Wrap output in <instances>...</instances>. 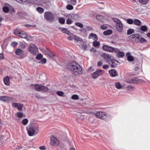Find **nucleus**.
<instances>
[{
    "instance_id": "obj_61",
    "label": "nucleus",
    "mask_w": 150,
    "mask_h": 150,
    "mask_svg": "<svg viewBox=\"0 0 150 150\" xmlns=\"http://www.w3.org/2000/svg\"><path fill=\"white\" fill-rule=\"evenodd\" d=\"M39 149L41 150H45L46 149V148L45 146H40Z\"/></svg>"
},
{
    "instance_id": "obj_10",
    "label": "nucleus",
    "mask_w": 150,
    "mask_h": 150,
    "mask_svg": "<svg viewBox=\"0 0 150 150\" xmlns=\"http://www.w3.org/2000/svg\"><path fill=\"white\" fill-rule=\"evenodd\" d=\"M26 129L28 132V134L30 136H33L35 133V128L32 126H30L27 127Z\"/></svg>"
},
{
    "instance_id": "obj_59",
    "label": "nucleus",
    "mask_w": 150,
    "mask_h": 150,
    "mask_svg": "<svg viewBox=\"0 0 150 150\" xmlns=\"http://www.w3.org/2000/svg\"><path fill=\"white\" fill-rule=\"evenodd\" d=\"M74 35H72V36H69L68 37V39L70 40H71L73 39H74Z\"/></svg>"
},
{
    "instance_id": "obj_22",
    "label": "nucleus",
    "mask_w": 150,
    "mask_h": 150,
    "mask_svg": "<svg viewBox=\"0 0 150 150\" xmlns=\"http://www.w3.org/2000/svg\"><path fill=\"white\" fill-rule=\"evenodd\" d=\"M74 37V40L76 42L80 43L82 42V39L80 38L75 35Z\"/></svg>"
},
{
    "instance_id": "obj_60",
    "label": "nucleus",
    "mask_w": 150,
    "mask_h": 150,
    "mask_svg": "<svg viewBox=\"0 0 150 150\" xmlns=\"http://www.w3.org/2000/svg\"><path fill=\"white\" fill-rule=\"evenodd\" d=\"M103 64L102 62L99 61L97 63V66L99 67H101Z\"/></svg>"
},
{
    "instance_id": "obj_9",
    "label": "nucleus",
    "mask_w": 150,
    "mask_h": 150,
    "mask_svg": "<svg viewBox=\"0 0 150 150\" xmlns=\"http://www.w3.org/2000/svg\"><path fill=\"white\" fill-rule=\"evenodd\" d=\"M102 56L104 58L105 60L108 63L111 64V61L113 59V57L110 55L106 53H103Z\"/></svg>"
},
{
    "instance_id": "obj_12",
    "label": "nucleus",
    "mask_w": 150,
    "mask_h": 150,
    "mask_svg": "<svg viewBox=\"0 0 150 150\" xmlns=\"http://www.w3.org/2000/svg\"><path fill=\"white\" fill-rule=\"evenodd\" d=\"M59 142L57 139L54 136H52L51 137V144L54 146H58Z\"/></svg>"
},
{
    "instance_id": "obj_21",
    "label": "nucleus",
    "mask_w": 150,
    "mask_h": 150,
    "mask_svg": "<svg viewBox=\"0 0 150 150\" xmlns=\"http://www.w3.org/2000/svg\"><path fill=\"white\" fill-rule=\"evenodd\" d=\"M19 36L21 38H26L28 37L27 34L24 31L21 32Z\"/></svg>"
},
{
    "instance_id": "obj_33",
    "label": "nucleus",
    "mask_w": 150,
    "mask_h": 150,
    "mask_svg": "<svg viewBox=\"0 0 150 150\" xmlns=\"http://www.w3.org/2000/svg\"><path fill=\"white\" fill-rule=\"evenodd\" d=\"M59 21L61 24H63L65 22V20L62 17H60L59 18Z\"/></svg>"
},
{
    "instance_id": "obj_29",
    "label": "nucleus",
    "mask_w": 150,
    "mask_h": 150,
    "mask_svg": "<svg viewBox=\"0 0 150 150\" xmlns=\"http://www.w3.org/2000/svg\"><path fill=\"white\" fill-rule=\"evenodd\" d=\"M61 31L64 33H66L69 35L70 32L67 29L64 28H62Z\"/></svg>"
},
{
    "instance_id": "obj_46",
    "label": "nucleus",
    "mask_w": 150,
    "mask_h": 150,
    "mask_svg": "<svg viewBox=\"0 0 150 150\" xmlns=\"http://www.w3.org/2000/svg\"><path fill=\"white\" fill-rule=\"evenodd\" d=\"M67 17L68 18H67L71 20H72L73 19H74L72 13L68 15Z\"/></svg>"
},
{
    "instance_id": "obj_49",
    "label": "nucleus",
    "mask_w": 150,
    "mask_h": 150,
    "mask_svg": "<svg viewBox=\"0 0 150 150\" xmlns=\"http://www.w3.org/2000/svg\"><path fill=\"white\" fill-rule=\"evenodd\" d=\"M43 57V55L41 54H38L36 56V58L38 59H40Z\"/></svg>"
},
{
    "instance_id": "obj_64",
    "label": "nucleus",
    "mask_w": 150,
    "mask_h": 150,
    "mask_svg": "<svg viewBox=\"0 0 150 150\" xmlns=\"http://www.w3.org/2000/svg\"><path fill=\"white\" fill-rule=\"evenodd\" d=\"M46 60L45 59H43L41 61V62L42 63V64H43L45 63H46Z\"/></svg>"
},
{
    "instance_id": "obj_2",
    "label": "nucleus",
    "mask_w": 150,
    "mask_h": 150,
    "mask_svg": "<svg viewBox=\"0 0 150 150\" xmlns=\"http://www.w3.org/2000/svg\"><path fill=\"white\" fill-rule=\"evenodd\" d=\"M33 85L36 91H41L43 92H45L48 90L47 87L41 84H33Z\"/></svg>"
},
{
    "instance_id": "obj_14",
    "label": "nucleus",
    "mask_w": 150,
    "mask_h": 150,
    "mask_svg": "<svg viewBox=\"0 0 150 150\" xmlns=\"http://www.w3.org/2000/svg\"><path fill=\"white\" fill-rule=\"evenodd\" d=\"M139 82V80L137 78H134L128 80L127 81L128 83H130L136 84Z\"/></svg>"
},
{
    "instance_id": "obj_23",
    "label": "nucleus",
    "mask_w": 150,
    "mask_h": 150,
    "mask_svg": "<svg viewBox=\"0 0 150 150\" xmlns=\"http://www.w3.org/2000/svg\"><path fill=\"white\" fill-rule=\"evenodd\" d=\"M133 23L135 25L139 26L141 24V22L138 19H135Z\"/></svg>"
},
{
    "instance_id": "obj_18",
    "label": "nucleus",
    "mask_w": 150,
    "mask_h": 150,
    "mask_svg": "<svg viewBox=\"0 0 150 150\" xmlns=\"http://www.w3.org/2000/svg\"><path fill=\"white\" fill-rule=\"evenodd\" d=\"M11 99V97L9 96H0V100L4 102H7Z\"/></svg>"
},
{
    "instance_id": "obj_43",
    "label": "nucleus",
    "mask_w": 150,
    "mask_h": 150,
    "mask_svg": "<svg viewBox=\"0 0 150 150\" xmlns=\"http://www.w3.org/2000/svg\"><path fill=\"white\" fill-rule=\"evenodd\" d=\"M127 22L129 24H132L133 23L134 21L132 19H128L127 20Z\"/></svg>"
},
{
    "instance_id": "obj_5",
    "label": "nucleus",
    "mask_w": 150,
    "mask_h": 150,
    "mask_svg": "<svg viewBox=\"0 0 150 150\" xmlns=\"http://www.w3.org/2000/svg\"><path fill=\"white\" fill-rule=\"evenodd\" d=\"M141 36L140 34H135L130 35L129 37V38L132 41L137 43L139 42Z\"/></svg>"
},
{
    "instance_id": "obj_19",
    "label": "nucleus",
    "mask_w": 150,
    "mask_h": 150,
    "mask_svg": "<svg viewBox=\"0 0 150 150\" xmlns=\"http://www.w3.org/2000/svg\"><path fill=\"white\" fill-rule=\"evenodd\" d=\"M88 38L89 39L93 38L95 40H97L98 39L97 35L93 33H91L89 35Z\"/></svg>"
},
{
    "instance_id": "obj_41",
    "label": "nucleus",
    "mask_w": 150,
    "mask_h": 150,
    "mask_svg": "<svg viewBox=\"0 0 150 150\" xmlns=\"http://www.w3.org/2000/svg\"><path fill=\"white\" fill-rule=\"evenodd\" d=\"M112 19L114 22L116 23V24H119L121 22L117 18H113Z\"/></svg>"
},
{
    "instance_id": "obj_54",
    "label": "nucleus",
    "mask_w": 150,
    "mask_h": 150,
    "mask_svg": "<svg viewBox=\"0 0 150 150\" xmlns=\"http://www.w3.org/2000/svg\"><path fill=\"white\" fill-rule=\"evenodd\" d=\"M73 22L72 20L69 19L67 18L66 21V23L67 24H71Z\"/></svg>"
},
{
    "instance_id": "obj_6",
    "label": "nucleus",
    "mask_w": 150,
    "mask_h": 150,
    "mask_svg": "<svg viewBox=\"0 0 150 150\" xmlns=\"http://www.w3.org/2000/svg\"><path fill=\"white\" fill-rule=\"evenodd\" d=\"M104 73V70L101 69H98L92 74V77L93 79H96L99 76L103 75Z\"/></svg>"
},
{
    "instance_id": "obj_26",
    "label": "nucleus",
    "mask_w": 150,
    "mask_h": 150,
    "mask_svg": "<svg viewBox=\"0 0 150 150\" xmlns=\"http://www.w3.org/2000/svg\"><path fill=\"white\" fill-rule=\"evenodd\" d=\"M115 86L116 88L118 89H120L121 88L122 86L120 83L119 82H117L115 83Z\"/></svg>"
},
{
    "instance_id": "obj_17",
    "label": "nucleus",
    "mask_w": 150,
    "mask_h": 150,
    "mask_svg": "<svg viewBox=\"0 0 150 150\" xmlns=\"http://www.w3.org/2000/svg\"><path fill=\"white\" fill-rule=\"evenodd\" d=\"M15 54L19 56H21L23 54V51L20 49L17 48L15 50Z\"/></svg>"
},
{
    "instance_id": "obj_45",
    "label": "nucleus",
    "mask_w": 150,
    "mask_h": 150,
    "mask_svg": "<svg viewBox=\"0 0 150 150\" xmlns=\"http://www.w3.org/2000/svg\"><path fill=\"white\" fill-rule=\"evenodd\" d=\"M75 24L77 26L81 28H82L83 27V24L79 22H76L75 23Z\"/></svg>"
},
{
    "instance_id": "obj_56",
    "label": "nucleus",
    "mask_w": 150,
    "mask_h": 150,
    "mask_svg": "<svg viewBox=\"0 0 150 150\" xmlns=\"http://www.w3.org/2000/svg\"><path fill=\"white\" fill-rule=\"evenodd\" d=\"M18 44L17 42H13L11 44V45L12 46L14 47H16Z\"/></svg>"
},
{
    "instance_id": "obj_48",
    "label": "nucleus",
    "mask_w": 150,
    "mask_h": 150,
    "mask_svg": "<svg viewBox=\"0 0 150 150\" xmlns=\"http://www.w3.org/2000/svg\"><path fill=\"white\" fill-rule=\"evenodd\" d=\"M71 98L74 100H78L79 99V98L78 96L77 95H74L72 96Z\"/></svg>"
},
{
    "instance_id": "obj_4",
    "label": "nucleus",
    "mask_w": 150,
    "mask_h": 150,
    "mask_svg": "<svg viewBox=\"0 0 150 150\" xmlns=\"http://www.w3.org/2000/svg\"><path fill=\"white\" fill-rule=\"evenodd\" d=\"M28 50L29 52L35 55H36L38 53V49L37 46L33 44L29 45Z\"/></svg>"
},
{
    "instance_id": "obj_8",
    "label": "nucleus",
    "mask_w": 150,
    "mask_h": 150,
    "mask_svg": "<svg viewBox=\"0 0 150 150\" xmlns=\"http://www.w3.org/2000/svg\"><path fill=\"white\" fill-rule=\"evenodd\" d=\"M96 115L98 118L103 120H105L107 117L106 113L101 111L97 112L96 114Z\"/></svg>"
},
{
    "instance_id": "obj_13",
    "label": "nucleus",
    "mask_w": 150,
    "mask_h": 150,
    "mask_svg": "<svg viewBox=\"0 0 150 150\" xmlns=\"http://www.w3.org/2000/svg\"><path fill=\"white\" fill-rule=\"evenodd\" d=\"M110 62L111 64H110L112 68H115L119 64V62L117 61L114 59L113 57V59L111 60Z\"/></svg>"
},
{
    "instance_id": "obj_42",
    "label": "nucleus",
    "mask_w": 150,
    "mask_h": 150,
    "mask_svg": "<svg viewBox=\"0 0 150 150\" xmlns=\"http://www.w3.org/2000/svg\"><path fill=\"white\" fill-rule=\"evenodd\" d=\"M140 29L142 31H145L147 30V27L145 25H143L142 26Z\"/></svg>"
},
{
    "instance_id": "obj_44",
    "label": "nucleus",
    "mask_w": 150,
    "mask_h": 150,
    "mask_svg": "<svg viewBox=\"0 0 150 150\" xmlns=\"http://www.w3.org/2000/svg\"><path fill=\"white\" fill-rule=\"evenodd\" d=\"M146 42V40L145 38L141 37L140 39L139 42L141 43H143L144 42Z\"/></svg>"
},
{
    "instance_id": "obj_15",
    "label": "nucleus",
    "mask_w": 150,
    "mask_h": 150,
    "mask_svg": "<svg viewBox=\"0 0 150 150\" xmlns=\"http://www.w3.org/2000/svg\"><path fill=\"white\" fill-rule=\"evenodd\" d=\"M109 72L110 75L112 77H115L118 75L117 71L115 69H111L109 71Z\"/></svg>"
},
{
    "instance_id": "obj_39",
    "label": "nucleus",
    "mask_w": 150,
    "mask_h": 150,
    "mask_svg": "<svg viewBox=\"0 0 150 150\" xmlns=\"http://www.w3.org/2000/svg\"><path fill=\"white\" fill-rule=\"evenodd\" d=\"M3 10L4 12L7 13L9 11V9L8 7L5 6L3 8Z\"/></svg>"
},
{
    "instance_id": "obj_50",
    "label": "nucleus",
    "mask_w": 150,
    "mask_h": 150,
    "mask_svg": "<svg viewBox=\"0 0 150 150\" xmlns=\"http://www.w3.org/2000/svg\"><path fill=\"white\" fill-rule=\"evenodd\" d=\"M57 94L59 96H62L64 95V93L62 91H58L57 92Z\"/></svg>"
},
{
    "instance_id": "obj_27",
    "label": "nucleus",
    "mask_w": 150,
    "mask_h": 150,
    "mask_svg": "<svg viewBox=\"0 0 150 150\" xmlns=\"http://www.w3.org/2000/svg\"><path fill=\"white\" fill-rule=\"evenodd\" d=\"M112 33V31L111 30H108L104 31L103 32V34L105 35H108L111 34Z\"/></svg>"
},
{
    "instance_id": "obj_63",
    "label": "nucleus",
    "mask_w": 150,
    "mask_h": 150,
    "mask_svg": "<svg viewBox=\"0 0 150 150\" xmlns=\"http://www.w3.org/2000/svg\"><path fill=\"white\" fill-rule=\"evenodd\" d=\"M4 59V55L2 53L0 54V60H1Z\"/></svg>"
},
{
    "instance_id": "obj_53",
    "label": "nucleus",
    "mask_w": 150,
    "mask_h": 150,
    "mask_svg": "<svg viewBox=\"0 0 150 150\" xmlns=\"http://www.w3.org/2000/svg\"><path fill=\"white\" fill-rule=\"evenodd\" d=\"M48 55L50 57L52 58L54 57L55 55V54L53 52H50V53H49V54H48Z\"/></svg>"
},
{
    "instance_id": "obj_38",
    "label": "nucleus",
    "mask_w": 150,
    "mask_h": 150,
    "mask_svg": "<svg viewBox=\"0 0 150 150\" xmlns=\"http://www.w3.org/2000/svg\"><path fill=\"white\" fill-rule=\"evenodd\" d=\"M127 90L132 91L134 90L135 89V88L134 87L132 86H129L127 87Z\"/></svg>"
},
{
    "instance_id": "obj_24",
    "label": "nucleus",
    "mask_w": 150,
    "mask_h": 150,
    "mask_svg": "<svg viewBox=\"0 0 150 150\" xmlns=\"http://www.w3.org/2000/svg\"><path fill=\"white\" fill-rule=\"evenodd\" d=\"M149 0H138L139 3L142 4L146 5L149 2Z\"/></svg>"
},
{
    "instance_id": "obj_11",
    "label": "nucleus",
    "mask_w": 150,
    "mask_h": 150,
    "mask_svg": "<svg viewBox=\"0 0 150 150\" xmlns=\"http://www.w3.org/2000/svg\"><path fill=\"white\" fill-rule=\"evenodd\" d=\"M23 105L21 103H12V106L15 108H16L17 109L20 111H22L23 110Z\"/></svg>"
},
{
    "instance_id": "obj_28",
    "label": "nucleus",
    "mask_w": 150,
    "mask_h": 150,
    "mask_svg": "<svg viewBox=\"0 0 150 150\" xmlns=\"http://www.w3.org/2000/svg\"><path fill=\"white\" fill-rule=\"evenodd\" d=\"M96 18L98 21H102L104 19V17L102 16L98 15L97 16Z\"/></svg>"
},
{
    "instance_id": "obj_35",
    "label": "nucleus",
    "mask_w": 150,
    "mask_h": 150,
    "mask_svg": "<svg viewBox=\"0 0 150 150\" xmlns=\"http://www.w3.org/2000/svg\"><path fill=\"white\" fill-rule=\"evenodd\" d=\"M37 11L40 13H42L44 12L43 9L40 7H38L37 8Z\"/></svg>"
},
{
    "instance_id": "obj_30",
    "label": "nucleus",
    "mask_w": 150,
    "mask_h": 150,
    "mask_svg": "<svg viewBox=\"0 0 150 150\" xmlns=\"http://www.w3.org/2000/svg\"><path fill=\"white\" fill-rule=\"evenodd\" d=\"M117 53V56L119 57H123L124 56V53L123 52H120V50H119V51L117 52H116Z\"/></svg>"
},
{
    "instance_id": "obj_37",
    "label": "nucleus",
    "mask_w": 150,
    "mask_h": 150,
    "mask_svg": "<svg viewBox=\"0 0 150 150\" xmlns=\"http://www.w3.org/2000/svg\"><path fill=\"white\" fill-rule=\"evenodd\" d=\"M100 44L99 42L96 41H94L93 42V45L94 46L97 47H98Z\"/></svg>"
},
{
    "instance_id": "obj_51",
    "label": "nucleus",
    "mask_w": 150,
    "mask_h": 150,
    "mask_svg": "<svg viewBox=\"0 0 150 150\" xmlns=\"http://www.w3.org/2000/svg\"><path fill=\"white\" fill-rule=\"evenodd\" d=\"M66 8L69 10H71L73 9V7L71 5H68L66 7Z\"/></svg>"
},
{
    "instance_id": "obj_25",
    "label": "nucleus",
    "mask_w": 150,
    "mask_h": 150,
    "mask_svg": "<svg viewBox=\"0 0 150 150\" xmlns=\"http://www.w3.org/2000/svg\"><path fill=\"white\" fill-rule=\"evenodd\" d=\"M21 32L20 30L18 28H16L14 30V34L16 35H19Z\"/></svg>"
},
{
    "instance_id": "obj_16",
    "label": "nucleus",
    "mask_w": 150,
    "mask_h": 150,
    "mask_svg": "<svg viewBox=\"0 0 150 150\" xmlns=\"http://www.w3.org/2000/svg\"><path fill=\"white\" fill-rule=\"evenodd\" d=\"M116 28L118 32H122L123 30V24L122 22L116 24Z\"/></svg>"
},
{
    "instance_id": "obj_55",
    "label": "nucleus",
    "mask_w": 150,
    "mask_h": 150,
    "mask_svg": "<svg viewBox=\"0 0 150 150\" xmlns=\"http://www.w3.org/2000/svg\"><path fill=\"white\" fill-rule=\"evenodd\" d=\"M20 46L23 48H25L26 47L25 43L23 42H21L20 43Z\"/></svg>"
},
{
    "instance_id": "obj_57",
    "label": "nucleus",
    "mask_w": 150,
    "mask_h": 150,
    "mask_svg": "<svg viewBox=\"0 0 150 150\" xmlns=\"http://www.w3.org/2000/svg\"><path fill=\"white\" fill-rule=\"evenodd\" d=\"M20 3H23L27 1V0H16Z\"/></svg>"
},
{
    "instance_id": "obj_62",
    "label": "nucleus",
    "mask_w": 150,
    "mask_h": 150,
    "mask_svg": "<svg viewBox=\"0 0 150 150\" xmlns=\"http://www.w3.org/2000/svg\"><path fill=\"white\" fill-rule=\"evenodd\" d=\"M109 67V66L107 64L104 65L103 66V68L104 69H107Z\"/></svg>"
},
{
    "instance_id": "obj_52",
    "label": "nucleus",
    "mask_w": 150,
    "mask_h": 150,
    "mask_svg": "<svg viewBox=\"0 0 150 150\" xmlns=\"http://www.w3.org/2000/svg\"><path fill=\"white\" fill-rule=\"evenodd\" d=\"M108 28V26L107 25H101L100 27V28L101 29L104 30Z\"/></svg>"
},
{
    "instance_id": "obj_36",
    "label": "nucleus",
    "mask_w": 150,
    "mask_h": 150,
    "mask_svg": "<svg viewBox=\"0 0 150 150\" xmlns=\"http://www.w3.org/2000/svg\"><path fill=\"white\" fill-rule=\"evenodd\" d=\"M28 122V120L27 119L25 118L22 121V123L23 125H26Z\"/></svg>"
},
{
    "instance_id": "obj_58",
    "label": "nucleus",
    "mask_w": 150,
    "mask_h": 150,
    "mask_svg": "<svg viewBox=\"0 0 150 150\" xmlns=\"http://www.w3.org/2000/svg\"><path fill=\"white\" fill-rule=\"evenodd\" d=\"M71 1V4L73 5H75L77 3L76 0H70Z\"/></svg>"
},
{
    "instance_id": "obj_1",
    "label": "nucleus",
    "mask_w": 150,
    "mask_h": 150,
    "mask_svg": "<svg viewBox=\"0 0 150 150\" xmlns=\"http://www.w3.org/2000/svg\"><path fill=\"white\" fill-rule=\"evenodd\" d=\"M67 68L71 73L74 75L79 76L82 74L81 67L76 62H70L68 65Z\"/></svg>"
},
{
    "instance_id": "obj_3",
    "label": "nucleus",
    "mask_w": 150,
    "mask_h": 150,
    "mask_svg": "<svg viewBox=\"0 0 150 150\" xmlns=\"http://www.w3.org/2000/svg\"><path fill=\"white\" fill-rule=\"evenodd\" d=\"M45 19L48 21H52L55 19L54 15L50 11L45 12L44 14Z\"/></svg>"
},
{
    "instance_id": "obj_7",
    "label": "nucleus",
    "mask_w": 150,
    "mask_h": 150,
    "mask_svg": "<svg viewBox=\"0 0 150 150\" xmlns=\"http://www.w3.org/2000/svg\"><path fill=\"white\" fill-rule=\"evenodd\" d=\"M103 50L109 52H117L119 51V50L118 49L109 46L107 45H103Z\"/></svg>"
},
{
    "instance_id": "obj_31",
    "label": "nucleus",
    "mask_w": 150,
    "mask_h": 150,
    "mask_svg": "<svg viewBox=\"0 0 150 150\" xmlns=\"http://www.w3.org/2000/svg\"><path fill=\"white\" fill-rule=\"evenodd\" d=\"M72 15L74 18V19L75 20H78L80 19L79 16L77 14H72Z\"/></svg>"
},
{
    "instance_id": "obj_34",
    "label": "nucleus",
    "mask_w": 150,
    "mask_h": 150,
    "mask_svg": "<svg viewBox=\"0 0 150 150\" xmlns=\"http://www.w3.org/2000/svg\"><path fill=\"white\" fill-rule=\"evenodd\" d=\"M134 30L133 29H129L127 30V35H129L134 33Z\"/></svg>"
},
{
    "instance_id": "obj_32",
    "label": "nucleus",
    "mask_w": 150,
    "mask_h": 150,
    "mask_svg": "<svg viewBox=\"0 0 150 150\" xmlns=\"http://www.w3.org/2000/svg\"><path fill=\"white\" fill-rule=\"evenodd\" d=\"M42 52H44L46 54L48 55L49 54V53L50 52V51L48 49L45 50L44 49H42Z\"/></svg>"
},
{
    "instance_id": "obj_20",
    "label": "nucleus",
    "mask_w": 150,
    "mask_h": 150,
    "mask_svg": "<svg viewBox=\"0 0 150 150\" xmlns=\"http://www.w3.org/2000/svg\"><path fill=\"white\" fill-rule=\"evenodd\" d=\"M10 77L8 76H6L4 79V84L6 86H9L10 84Z\"/></svg>"
},
{
    "instance_id": "obj_47",
    "label": "nucleus",
    "mask_w": 150,
    "mask_h": 150,
    "mask_svg": "<svg viewBox=\"0 0 150 150\" xmlns=\"http://www.w3.org/2000/svg\"><path fill=\"white\" fill-rule=\"evenodd\" d=\"M127 59L129 61H132L134 60V58L132 56L129 55L127 57Z\"/></svg>"
},
{
    "instance_id": "obj_40",
    "label": "nucleus",
    "mask_w": 150,
    "mask_h": 150,
    "mask_svg": "<svg viewBox=\"0 0 150 150\" xmlns=\"http://www.w3.org/2000/svg\"><path fill=\"white\" fill-rule=\"evenodd\" d=\"M16 115L19 118H22L23 116V113L21 112H18L16 113Z\"/></svg>"
}]
</instances>
